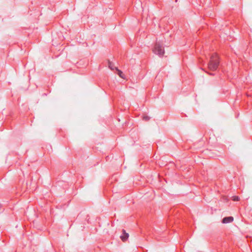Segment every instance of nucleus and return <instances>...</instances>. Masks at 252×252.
Wrapping results in <instances>:
<instances>
[{"mask_svg": "<svg viewBox=\"0 0 252 252\" xmlns=\"http://www.w3.org/2000/svg\"><path fill=\"white\" fill-rule=\"evenodd\" d=\"M220 64L219 58L216 54L211 56L209 62L208 63V67L209 70L215 71L217 69Z\"/></svg>", "mask_w": 252, "mask_h": 252, "instance_id": "nucleus-1", "label": "nucleus"}, {"mask_svg": "<svg viewBox=\"0 0 252 252\" xmlns=\"http://www.w3.org/2000/svg\"><path fill=\"white\" fill-rule=\"evenodd\" d=\"M153 52L155 54L158 55L159 57H161L164 54V48L159 43L157 42L155 45Z\"/></svg>", "mask_w": 252, "mask_h": 252, "instance_id": "nucleus-2", "label": "nucleus"}, {"mask_svg": "<svg viewBox=\"0 0 252 252\" xmlns=\"http://www.w3.org/2000/svg\"><path fill=\"white\" fill-rule=\"evenodd\" d=\"M233 220V218L232 217H225L222 219L221 222L223 223H228L232 222Z\"/></svg>", "mask_w": 252, "mask_h": 252, "instance_id": "nucleus-3", "label": "nucleus"}, {"mask_svg": "<svg viewBox=\"0 0 252 252\" xmlns=\"http://www.w3.org/2000/svg\"><path fill=\"white\" fill-rule=\"evenodd\" d=\"M120 238L124 242H126V230L124 229H123V234L120 236Z\"/></svg>", "mask_w": 252, "mask_h": 252, "instance_id": "nucleus-4", "label": "nucleus"}, {"mask_svg": "<svg viewBox=\"0 0 252 252\" xmlns=\"http://www.w3.org/2000/svg\"><path fill=\"white\" fill-rule=\"evenodd\" d=\"M115 68H116V71L118 72L117 73L119 75V76L121 77L122 78L125 79L126 78V76L123 73V72L122 71H121V70H120L119 69H118V67H115Z\"/></svg>", "mask_w": 252, "mask_h": 252, "instance_id": "nucleus-5", "label": "nucleus"}, {"mask_svg": "<svg viewBox=\"0 0 252 252\" xmlns=\"http://www.w3.org/2000/svg\"><path fill=\"white\" fill-rule=\"evenodd\" d=\"M108 66H109V68L111 70L116 69L115 67H116L114 66V64L113 63H112L110 62H109V63H108Z\"/></svg>", "mask_w": 252, "mask_h": 252, "instance_id": "nucleus-6", "label": "nucleus"}, {"mask_svg": "<svg viewBox=\"0 0 252 252\" xmlns=\"http://www.w3.org/2000/svg\"><path fill=\"white\" fill-rule=\"evenodd\" d=\"M233 200L235 201H238L239 200V197L237 196H234Z\"/></svg>", "mask_w": 252, "mask_h": 252, "instance_id": "nucleus-7", "label": "nucleus"}, {"mask_svg": "<svg viewBox=\"0 0 252 252\" xmlns=\"http://www.w3.org/2000/svg\"><path fill=\"white\" fill-rule=\"evenodd\" d=\"M150 118L148 116H145L143 117V119L145 121H148L150 120Z\"/></svg>", "mask_w": 252, "mask_h": 252, "instance_id": "nucleus-8", "label": "nucleus"}, {"mask_svg": "<svg viewBox=\"0 0 252 252\" xmlns=\"http://www.w3.org/2000/svg\"><path fill=\"white\" fill-rule=\"evenodd\" d=\"M129 237V234L127 233V240L128 239Z\"/></svg>", "mask_w": 252, "mask_h": 252, "instance_id": "nucleus-9", "label": "nucleus"}, {"mask_svg": "<svg viewBox=\"0 0 252 252\" xmlns=\"http://www.w3.org/2000/svg\"><path fill=\"white\" fill-rule=\"evenodd\" d=\"M209 74L211 75H214V73H210Z\"/></svg>", "mask_w": 252, "mask_h": 252, "instance_id": "nucleus-10", "label": "nucleus"}, {"mask_svg": "<svg viewBox=\"0 0 252 252\" xmlns=\"http://www.w3.org/2000/svg\"><path fill=\"white\" fill-rule=\"evenodd\" d=\"M1 204L0 203V208H1Z\"/></svg>", "mask_w": 252, "mask_h": 252, "instance_id": "nucleus-11", "label": "nucleus"}]
</instances>
